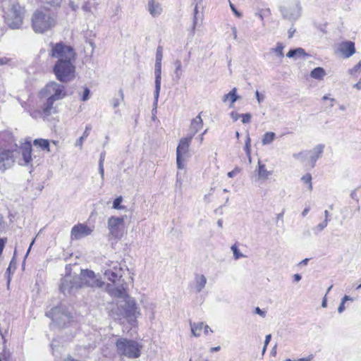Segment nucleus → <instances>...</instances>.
Wrapping results in <instances>:
<instances>
[{"instance_id": "f257e3e1", "label": "nucleus", "mask_w": 361, "mask_h": 361, "mask_svg": "<svg viewBox=\"0 0 361 361\" xmlns=\"http://www.w3.org/2000/svg\"><path fill=\"white\" fill-rule=\"evenodd\" d=\"M21 154L22 157L18 161V164L24 166H33V158L32 157V145L30 142L24 143L18 149L11 151L8 149L0 150V169L5 170L11 167L16 154Z\"/></svg>"}, {"instance_id": "f03ea898", "label": "nucleus", "mask_w": 361, "mask_h": 361, "mask_svg": "<svg viewBox=\"0 0 361 361\" xmlns=\"http://www.w3.org/2000/svg\"><path fill=\"white\" fill-rule=\"evenodd\" d=\"M123 269L118 262H111V267L104 271V276L111 281L114 287L109 286L110 294L116 298H126L127 284L123 279Z\"/></svg>"}, {"instance_id": "7ed1b4c3", "label": "nucleus", "mask_w": 361, "mask_h": 361, "mask_svg": "<svg viewBox=\"0 0 361 361\" xmlns=\"http://www.w3.org/2000/svg\"><path fill=\"white\" fill-rule=\"evenodd\" d=\"M55 23V18L47 11H36L32 17V26L35 32L43 33L53 27Z\"/></svg>"}, {"instance_id": "20e7f679", "label": "nucleus", "mask_w": 361, "mask_h": 361, "mask_svg": "<svg viewBox=\"0 0 361 361\" xmlns=\"http://www.w3.org/2000/svg\"><path fill=\"white\" fill-rule=\"evenodd\" d=\"M75 59L57 60L53 68V72L57 80L61 82H68L75 78Z\"/></svg>"}, {"instance_id": "39448f33", "label": "nucleus", "mask_w": 361, "mask_h": 361, "mask_svg": "<svg viewBox=\"0 0 361 361\" xmlns=\"http://www.w3.org/2000/svg\"><path fill=\"white\" fill-rule=\"evenodd\" d=\"M116 347L119 355L128 358H137L141 354L142 346L133 340L120 338L116 342Z\"/></svg>"}, {"instance_id": "423d86ee", "label": "nucleus", "mask_w": 361, "mask_h": 361, "mask_svg": "<svg viewBox=\"0 0 361 361\" xmlns=\"http://www.w3.org/2000/svg\"><path fill=\"white\" fill-rule=\"evenodd\" d=\"M24 9L18 3H13L11 7L6 13L5 20L13 29L18 28L23 23Z\"/></svg>"}, {"instance_id": "0eeeda50", "label": "nucleus", "mask_w": 361, "mask_h": 361, "mask_svg": "<svg viewBox=\"0 0 361 361\" xmlns=\"http://www.w3.org/2000/svg\"><path fill=\"white\" fill-rule=\"evenodd\" d=\"M50 55L53 58H56L58 60H68L75 59V52L72 47L67 46L62 42L51 43Z\"/></svg>"}, {"instance_id": "6e6552de", "label": "nucleus", "mask_w": 361, "mask_h": 361, "mask_svg": "<svg viewBox=\"0 0 361 361\" xmlns=\"http://www.w3.org/2000/svg\"><path fill=\"white\" fill-rule=\"evenodd\" d=\"M192 140L188 137L180 140L176 149V163L178 169L185 167V161L189 157V147Z\"/></svg>"}, {"instance_id": "1a4fd4ad", "label": "nucleus", "mask_w": 361, "mask_h": 361, "mask_svg": "<svg viewBox=\"0 0 361 361\" xmlns=\"http://www.w3.org/2000/svg\"><path fill=\"white\" fill-rule=\"evenodd\" d=\"M41 94L42 96L50 97L55 101L62 99L66 95L65 87L54 81L48 83L42 90Z\"/></svg>"}, {"instance_id": "9d476101", "label": "nucleus", "mask_w": 361, "mask_h": 361, "mask_svg": "<svg viewBox=\"0 0 361 361\" xmlns=\"http://www.w3.org/2000/svg\"><path fill=\"white\" fill-rule=\"evenodd\" d=\"M125 216H112L108 219L107 228L109 234L116 238H121L123 234Z\"/></svg>"}, {"instance_id": "9b49d317", "label": "nucleus", "mask_w": 361, "mask_h": 361, "mask_svg": "<svg viewBox=\"0 0 361 361\" xmlns=\"http://www.w3.org/2000/svg\"><path fill=\"white\" fill-rule=\"evenodd\" d=\"M80 283V286H84L90 287H102L104 283L97 278L94 271L90 270H81L80 275L78 276Z\"/></svg>"}, {"instance_id": "f8f14e48", "label": "nucleus", "mask_w": 361, "mask_h": 361, "mask_svg": "<svg viewBox=\"0 0 361 361\" xmlns=\"http://www.w3.org/2000/svg\"><path fill=\"white\" fill-rule=\"evenodd\" d=\"M81 288L78 277L71 275L66 276L61 279L60 290L64 295H70L76 290Z\"/></svg>"}, {"instance_id": "ddd939ff", "label": "nucleus", "mask_w": 361, "mask_h": 361, "mask_svg": "<svg viewBox=\"0 0 361 361\" xmlns=\"http://www.w3.org/2000/svg\"><path fill=\"white\" fill-rule=\"evenodd\" d=\"M280 11L283 18L294 22L301 15V7L299 3L295 2L288 6H281Z\"/></svg>"}, {"instance_id": "4468645a", "label": "nucleus", "mask_w": 361, "mask_h": 361, "mask_svg": "<svg viewBox=\"0 0 361 361\" xmlns=\"http://www.w3.org/2000/svg\"><path fill=\"white\" fill-rule=\"evenodd\" d=\"M93 227H90L85 224H78L75 225L71 231V238L72 240H78L92 234Z\"/></svg>"}, {"instance_id": "2eb2a0df", "label": "nucleus", "mask_w": 361, "mask_h": 361, "mask_svg": "<svg viewBox=\"0 0 361 361\" xmlns=\"http://www.w3.org/2000/svg\"><path fill=\"white\" fill-rule=\"evenodd\" d=\"M46 316L51 318L54 322L61 325V320L65 324L71 318V314L66 311L62 310V307H55L46 312Z\"/></svg>"}, {"instance_id": "dca6fc26", "label": "nucleus", "mask_w": 361, "mask_h": 361, "mask_svg": "<svg viewBox=\"0 0 361 361\" xmlns=\"http://www.w3.org/2000/svg\"><path fill=\"white\" fill-rule=\"evenodd\" d=\"M125 299V313L129 321L135 322L137 317L140 314V312L137 307L136 302L134 299L128 297L127 295Z\"/></svg>"}, {"instance_id": "f3484780", "label": "nucleus", "mask_w": 361, "mask_h": 361, "mask_svg": "<svg viewBox=\"0 0 361 361\" xmlns=\"http://www.w3.org/2000/svg\"><path fill=\"white\" fill-rule=\"evenodd\" d=\"M154 76H155V90H154V109H157L159 93L161 90V61H155L154 65Z\"/></svg>"}, {"instance_id": "a211bd4d", "label": "nucleus", "mask_w": 361, "mask_h": 361, "mask_svg": "<svg viewBox=\"0 0 361 361\" xmlns=\"http://www.w3.org/2000/svg\"><path fill=\"white\" fill-rule=\"evenodd\" d=\"M324 149V145H316L312 150L307 151L308 163L312 167H314L316 161L322 156Z\"/></svg>"}, {"instance_id": "6ab92c4d", "label": "nucleus", "mask_w": 361, "mask_h": 361, "mask_svg": "<svg viewBox=\"0 0 361 361\" xmlns=\"http://www.w3.org/2000/svg\"><path fill=\"white\" fill-rule=\"evenodd\" d=\"M338 51L344 58H350L355 53V43L352 41L342 42L338 45Z\"/></svg>"}, {"instance_id": "aec40b11", "label": "nucleus", "mask_w": 361, "mask_h": 361, "mask_svg": "<svg viewBox=\"0 0 361 361\" xmlns=\"http://www.w3.org/2000/svg\"><path fill=\"white\" fill-rule=\"evenodd\" d=\"M202 126L203 121L201 118L200 114H199L195 118H194L190 122L189 128V134L188 137L192 140L193 137L202 128Z\"/></svg>"}, {"instance_id": "412c9836", "label": "nucleus", "mask_w": 361, "mask_h": 361, "mask_svg": "<svg viewBox=\"0 0 361 361\" xmlns=\"http://www.w3.org/2000/svg\"><path fill=\"white\" fill-rule=\"evenodd\" d=\"M147 8L153 17H157L162 13L161 5L157 0H147Z\"/></svg>"}, {"instance_id": "4be33fe9", "label": "nucleus", "mask_w": 361, "mask_h": 361, "mask_svg": "<svg viewBox=\"0 0 361 361\" xmlns=\"http://www.w3.org/2000/svg\"><path fill=\"white\" fill-rule=\"evenodd\" d=\"M55 102L53 99L47 97L46 102L42 106V112L45 116H50L56 112V106H54Z\"/></svg>"}, {"instance_id": "5701e85b", "label": "nucleus", "mask_w": 361, "mask_h": 361, "mask_svg": "<svg viewBox=\"0 0 361 361\" xmlns=\"http://www.w3.org/2000/svg\"><path fill=\"white\" fill-rule=\"evenodd\" d=\"M195 282L196 291L200 293L205 287L207 279L202 274H196L195 277Z\"/></svg>"}, {"instance_id": "b1692460", "label": "nucleus", "mask_w": 361, "mask_h": 361, "mask_svg": "<svg viewBox=\"0 0 361 361\" xmlns=\"http://www.w3.org/2000/svg\"><path fill=\"white\" fill-rule=\"evenodd\" d=\"M258 178L260 180H267L271 174V171L266 169L265 165L262 164L260 161H258V168L257 169Z\"/></svg>"}, {"instance_id": "393cba45", "label": "nucleus", "mask_w": 361, "mask_h": 361, "mask_svg": "<svg viewBox=\"0 0 361 361\" xmlns=\"http://www.w3.org/2000/svg\"><path fill=\"white\" fill-rule=\"evenodd\" d=\"M236 88H233L228 94L223 97V102H226L227 99L231 100L230 107H233L234 103L238 99V96L236 94Z\"/></svg>"}, {"instance_id": "a878e982", "label": "nucleus", "mask_w": 361, "mask_h": 361, "mask_svg": "<svg viewBox=\"0 0 361 361\" xmlns=\"http://www.w3.org/2000/svg\"><path fill=\"white\" fill-rule=\"evenodd\" d=\"M91 130H92L91 125H90V124L87 125L85 127V130L83 132L82 135L75 141V145L76 147H79L80 149H82L83 142L86 140V138L88 137V135H90V132Z\"/></svg>"}, {"instance_id": "bb28decb", "label": "nucleus", "mask_w": 361, "mask_h": 361, "mask_svg": "<svg viewBox=\"0 0 361 361\" xmlns=\"http://www.w3.org/2000/svg\"><path fill=\"white\" fill-rule=\"evenodd\" d=\"M326 73L323 68L322 67H317L314 68L311 73L310 76L317 80H322L325 76Z\"/></svg>"}, {"instance_id": "cd10ccee", "label": "nucleus", "mask_w": 361, "mask_h": 361, "mask_svg": "<svg viewBox=\"0 0 361 361\" xmlns=\"http://www.w3.org/2000/svg\"><path fill=\"white\" fill-rule=\"evenodd\" d=\"M35 146L40 147L42 150L50 152L49 142L47 140L44 139H35L33 142Z\"/></svg>"}, {"instance_id": "c85d7f7f", "label": "nucleus", "mask_w": 361, "mask_h": 361, "mask_svg": "<svg viewBox=\"0 0 361 361\" xmlns=\"http://www.w3.org/2000/svg\"><path fill=\"white\" fill-rule=\"evenodd\" d=\"M191 332L193 336H199L200 335L201 331L203 329L204 324L203 322L199 323H192L190 322Z\"/></svg>"}, {"instance_id": "c756f323", "label": "nucleus", "mask_w": 361, "mask_h": 361, "mask_svg": "<svg viewBox=\"0 0 361 361\" xmlns=\"http://www.w3.org/2000/svg\"><path fill=\"white\" fill-rule=\"evenodd\" d=\"M305 51L302 48H297L294 49H290L286 54V56L288 58H293L295 56H305Z\"/></svg>"}, {"instance_id": "7c9ffc66", "label": "nucleus", "mask_w": 361, "mask_h": 361, "mask_svg": "<svg viewBox=\"0 0 361 361\" xmlns=\"http://www.w3.org/2000/svg\"><path fill=\"white\" fill-rule=\"evenodd\" d=\"M276 134L273 132H267L263 135L262 142L263 145L271 144L275 139Z\"/></svg>"}, {"instance_id": "2f4dec72", "label": "nucleus", "mask_w": 361, "mask_h": 361, "mask_svg": "<svg viewBox=\"0 0 361 361\" xmlns=\"http://www.w3.org/2000/svg\"><path fill=\"white\" fill-rule=\"evenodd\" d=\"M123 99H124L123 91L122 89H120L118 91V97H114L111 100L112 106L114 109L117 108L120 105L121 102L123 101Z\"/></svg>"}, {"instance_id": "473e14b6", "label": "nucleus", "mask_w": 361, "mask_h": 361, "mask_svg": "<svg viewBox=\"0 0 361 361\" xmlns=\"http://www.w3.org/2000/svg\"><path fill=\"white\" fill-rule=\"evenodd\" d=\"M283 44L281 42H278L276 47L275 48H271L270 51L276 53L277 56H279L280 59H283L284 56L283 51Z\"/></svg>"}, {"instance_id": "72a5a7b5", "label": "nucleus", "mask_w": 361, "mask_h": 361, "mask_svg": "<svg viewBox=\"0 0 361 361\" xmlns=\"http://www.w3.org/2000/svg\"><path fill=\"white\" fill-rule=\"evenodd\" d=\"M293 157L296 159L301 161L302 162H305V161H308V156L307 151L300 152L299 153L293 154Z\"/></svg>"}, {"instance_id": "f704fd0d", "label": "nucleus", "mask_w": 361, "mask_h": 361, "mask_svg": "<svg viewBox=\"0 0 361 361\" xmlns=\"http://www.w3.org/2000/svg\"><path fill=\"white\" fill-rule=\"evenodd\" d=\"M175 66H176V69H175V74H176V77L178 78V79H180L181 75H182V71H181V68H182V65H181V62L180 60H176L175 61Z\"/></svg>"}, {"instance_id": "c9c22d12", "label": "nucleus", "mask_w": 361, "mask_h": 361, "mask_svg": "<svg viewBox=\"0 0 361 361\" xmlns=\"http://www.w3.org/2000/svg\"><path fill=\"white\" fill-rule=\"evenodd\" d=\"M123 201V198L121 196L116 198L113 202V208L115 209H124L125 207L121 205V202Z\"/></svg>"}, {"instance_id": "e433bc0d", "label": "nucleus", "mask_w": 361, "mask_h": 361, "mask_svg": "<svg viewBox=\"0 0 361 361\" xmlns=\"http://www.w3.org/2000/svg\"><path fill=\"white\" fill-rule=\"evenodd\" d=\"M301 180L304 183H307L309 185V190H312V176L310 174V173H307L305 175H304L302 178H301Z\"/></svg>"}, {"instance_id": "4c0bfd02", "label": "nucleus", "mask_w": 361, "mask_h": 361, "mask_svg": "<svg viewBox=\"0 0 361 361\" xmlns=\"http://www.w3.org/2000/svg\"><path fill=\"white\" fill-rule=\"evenodd\" d=\"M329 219H324L322 222L319 224L315 228L314 230L317 231V233H319L323 231L328 225Z\"/></svg>"}, {"instance_id": "58836bf2", "label": "nucleus", "mask_w": 361, "mask_h": 361, "mask_svg": "<svg viewBox=\"0 0 361 361\" xmlns=\"http://www.w3.org/2000/svg\"><path fill=\"white\" fill-rule=\"evenodd\" d=\"M231 250L233 253V257L235 259H238L244 257V255L239 251L238 248L235 245L231 247Z\"/></svg>"}, {"instance_id": "ea45409f", "label": "nucleus", "mask_w": 361, "mask_h": 361, "mask_svg": "<svg viewBox=\"0 0 361 361\" xmlns=\"http://www.w3.org/2000/svg\"><path fill=\"white\" fill-rule=\"evenodd\" d=\"M361 71V61L358 62L357 65H355L353 68L348 70V73L350 75H355L357 73H360Z\"/></svg>"}, {"instance_id": "a19ab883", "label": "nucleus", "mask_w": 361, "mask_h": 361, "mask_svg": "<svg viewBox=\"0 0 361 361\" xmlns=\"http://www.w3.org/2000/svg\"><path fill=\"white\" fill-rule=\"evenodd\" d=\"M90 91L89 88L85 87L80 99L82 102H86L90 99Z\"/></svg>"}, {"instance_id": "79ce46f5", "label": "nucleus", "mask_w": 361, "mask_h": 361, "mask_svg": "<svg viewBox=\"0 0 361 361\" xmlns=\"http://www.w3.org/2000/svg\"><path fill=\"white\" fill-rule=\"evenodd\" d=\"M198 13V5L195 4V9H194V18H193V23H192V35H194L195 27L197 25V14Z\"/></svg>"}, {"instance_id": "37998d69", "label": "nucleus", "mask_w": 361, "mask_h": 361, "mask_svg": "<svg viewBox=\"0 0 361 361\" xmlns=\"http://www.w3.org/2000/svg\"><path fill=\"white\" fill-rule=\"evenodd\" d=\"M163 58V48L161 46H158L156 52V61H161Z\"/></svg>"}, {"instance_id": "c03bdc74", "label": "nucleus", "mask_w": 361, "mask_h": 361, "mask_svg": "<svg viewBox=\"0 0 361 361\" xmlns=\"http://www.w3.org/2000/svg\"><path fill=\"white\" fill-rule=\"evenodd\" d=\"M242 122L243 123H249L251 121L252 115L249 113L241 114Z\"/></svg>"}, {"instance_id": "a18cd8bd", "label": "nucleus", "mask_w": 361, "mask_h": 361, "mask_svg": "<svg viewBox=\"0 0 361 361\" xmlns=\"http://www.w3.org/2000/svg\"><path fill=\"white\" fill-rule=\"evenodd\" d=\"M44 2H46L51 6H58L60 5L61 0H42Z\"/></svg>"}, {"instance_id": "49530a36", "label": "nucleus", "mask_w": 361, "mask_h": 361, "mask_svg": "<svg viewBox=\"0 0 361 361\" xmlns=\"http://www.w3.org/2000/svg\"><path fill=\"white\" fill-rule=\"evenodd\" d=\"M183 184V180L180 177V174L179 172L177 173L176 175V186L179 188H181Z\"/></svg>"}, {"instance_id": "de8ad7c7", "label": "nucleus", "mask_w": 361, "mask_h": 361, "mask_svg": "<svg viewBox=\"0 0 361 361\" xmlns=\"http://www.w3.org/2000/svg\"><path fill=\"white\" fill-rule=\"evenodd\" d=\"M250 142H251L250 137L247 135V138H246V141H245V149L247 154L250 153Z\"/></svg>"}, {"instance_id": "09e8293b", "label": "nucleus", "mask_w": 361, "mask_h": 361, "mask_svg": "<svg viewBox=\"0 0 361 361\" xmlns=\"http://www.w3.org/2000/svg\"><path fill=\"white\" fill-rule=\"evenodd\" d=\"M92 7V5L89 2V0H87V2H85V4L82 6V9L86 12H90Z\"/></svg>"}, {"instance_id": "8fccbe9b", "label": "nucleus", "mask_w": 361, "mask_h": 361, "mask_svg": "<svg viewBox=\"0 0 361 361\" xmlns=\"http://www.w3.org/2000/svg\"><path fill=\"white\" fill-rule=\"evenodd\" d=\"M255 313L260 315L262 317H266V312L262 310L259 307H257L255 309Z\"/></svg>"}, {"instance_id": "3c124183", "label": "nucleus", "mask_w": 361, "mask_h": 361, "mask_svg": "<svg viewBox=\"0 0 361 361\" xmlns=\"http://www.w3.org/2000/svg\"><path fill=\"white\" fill-rule=\"evenodd\" d=\"M230 115H231V118L234 121H236L238 118H241V114H238L235 111H232Z\"/></svg>"}, {"instance_id": "603ef678", "label": "nucleus", "mask_w": 361, "mask_h": 361, "mask_svg": "<svg viewBox=\"0 0 361 361\" xmlns=\"http://www.w3.org/2000/svg\"><path fill=\"white\" fill-rule=\"evenodd\" d=\"M6 243V238H0V256L1 255L5 244Z\"/></svg>"}, {"instance_id": "864d4df0", "label": "nucleus", "mask_w": 361, "mask_h": 361, "mask_svg": "<svg viewBox=\"0 0 361 361\" xmlns=\"http://www.w3.org/2000/svg\"><path fill=\"white\" fill-rule=\"evenodd\" d=\"M255 94L258 103L260 104L264 100V96L260 94L258 91H256Z\"/></svg>"}, {"instance_id": "5fc2aeb1", "label": "nucleus", "mask_w": 361, "mask_h": 361, "mask_svg": "<svg viewBox=\"0 0 361 361\" xmlns=\"http://www.w3.org/2000/svg\"><path fill=\"white\" fill-rule=\"evenodd\" d=\"M99 172L101 175V178L103 180L104 178V165H102V163H99Z\"/></svg>"}, {"instance_id": "6e6d98bb", "label": "nucleus", "mask_w": 361, "mask_h": 361, "mask_svg": "<svg viewBox=\"0 0 361 361\" xmlns=\"http://www.w3.org/2000/svg\"><path fill=\"white\" fill-rule=\"evenodd\" d=\"M207 129L204 130V131L199 135L197 137V139L199 140L200 143L202 144L204 140V135L207 133Z\"/></svg>"}, {"instance_id": "4d7b16f0", "label": "nucleus", "mask_w": 361, "mask_h": 361, "mask_svg": "<svg viewBox=\"0 0 361 361\" xmlns=\"http://www.w3.org/2000/svg\"><path fill=\"white\" fill-rule=\"evenodd\" d=\"M230 7L237 16L240 17L241 16L240 13L236 10L235 7L231 1H230Z\"/></svg>"}, {"instance_id": "13d9d810", "label": "nucleus", "mask_w": 361, "mask_h": 361, "mask_svg": "<svg viewBox=\"0 0 361 361\" xmlns=\"http://www.w3.org/2000/svg\"><path fill=\"white\" fill-rule=\"evenodd\" d=\"M105 156H106V153L105 152H102L101 154H100V156H99V163H102V165H104V160H105Z\"/></svg>"}, {"instance_id": "bf43d9fd", "label": "nucleus", "mask_w": 361, "mask_h": 361, "mask_svg": "<svg viewBox=\"0 0 361 361\" xmlns=\"http://www.w3.org/2000/svg\"><path fill=\"white\" fill-rule=\"evenodd\" d=\"M345 303L341 302L338 308V313H342L344 310H345Z\"/></svg>"}, {"instance_id": "052dcab7", "label": "nucleus", "mask_w": 361, "mask_h": 361, "mask_svg": "<svg viewBox=\"0 0 361 361\" xmlns=\"http://www.w3.org/2000/svg\"><path fill=\"white\" fill-rule=\"evenodd\" d=\"M271 338V334H268L265 337V341H264V345H268L269 343L270 342V340Z\"/></svg>"}, {"instance_id": "680f3d73", "label": "nucleus", "mask_w": 361, "mask_h": 361, "mask_svg": "<svg viewBox=\"0 0 361 361\" xmlns=\"http://www.w3.org/2000/svg\"><path fill=\"white\" fill-rule=\"evenodd\" d=\"M294 281L298 282L301 280L302 277L301 275L299 274H295L293 275Z\"/></svg>"}, {"instance_id": "e2e57ef3", "label": "nucleus", "mask_w": 361, "mask_h": 361, "mask_svg": "<svg viewBox=\"0 0 361 361\" xmlns=\"http://www.w3.org/2000/svg\"><path fill=\"white\" fill-rule=\"evenodd\" d=\"M238 172V170L235 169V170H233L231 171H229L227 175L229 178H233Z\"/></svg>"}, {"instance_id": "0e129e2a", "label": "nucleus", "mask_w": 361, "mask_h": 361, "mask_svg": "<svg viewBox=\"0 0 361 361\" xmlns=\"http://www.w3.org/2000/svg\"><path fill=\"white\" fill-rule=\"evenodd\" d=\"M231 30H232L233 39H237V29H236V27H231Z\"/></svg>"}, {"instance_id": "69168bd1", "label": "nucleus", "mask_w": 361, "mask_h": 361, "mask_svg": "<svg viewBox=\"0 0 361 361\" xmlns=\"http://www.w3.org/2000/svg\"><path fill=\"white\" fill-rule=\"evenodd\" d=\"M310 207H305L304 209V210L302 211V216L303 217H305L308 214V212H310Z\"/></svg>"}, {"instance_id": "338daca9", "label": "nucleus", "mask_w": 361, "mask_h": 361, "mask_svg": "<svg viewBox=\"0 0 361 361\" xmlns=\"http://www.w3.org/2000/svg\"><path fill=\"white\" fill-rule=\"evenodd\" d=\"M313 358V355H310L307 357H302L299 359V361H311Z\"/></svg>"}, {"instance_id": "774afa93", "label": "nucleus", "mask_w": 361, "mask_h": 361, "mask_svg": "<svg viewBox=\"0 0 361 361\" xmlns=\"http://www.w3.org/2000/svg\"><path fill=\"white\" fill-rule=\"evenodd\" d=\"M221 350V347L219 345V346H216V347H212L209 349V351L211 353H214V352H217V351H219Z\"/></svg>"}]
</instances>
